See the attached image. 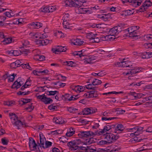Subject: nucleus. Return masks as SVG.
<instances>
[{
  "label": "nucleus",
  "mask_w": 152,
  "mask_h": 152,
  "mask_svg": "<svg viewBox=\"0 0 152 152\" xmlns=\"http://www.w3.org/2000/svg\"><path fill=\"white\" fill-rule=\"evenodd\" d=\"M64 5L66 7H72L73 6L75 7V11L77 14H90L92 13V11L91 9L87 8H84L82 6H76L74 5V1L72 0H66L64 1Z\"/></svg>",
  "instance_id": "1"
},
{
  "label": "nucleus",
  "mask_w": 152,
  "mask_h": 152,
  "mask_svg": "<svg viewBox=\"0 0 152 152\" xmlns=\"http://www.w3.org/2000/svg\"><path fill=\"white\" fill-rule=\"evenodd\" d=\"M9 115L12 125L17 129H20L23 127L24 123L19 120L15 113H10Z\"/></svg>",
  "instance_id": "2"
},
{
  "label": "nucleus",
  "mask_w": 152,
  "mask_h": 152,
  "mask_svg": "<svg viewBox=\"0 0 152 152\" xmlns=\"http://www.w3.org/2000/svg\"><path fill=\"white\" fill-rule=\"evenodd\" d=\"M83 142L79 139H76L73 141H71L68 143V145L70 149L72 151H75L79 149V145L81 144Z\"/></svg>",
  "instance_id": "3"
},
{
  "label": "nucleus",
  "mask_w": 152,
  "mask_h": 152,
  "mask_svg": "<svg viewBox=\"0 0 152 152\" xmlns=\"http://www.w3.org/2000/svg\"><path fill=\"white\" fill-rule=\"evenodd\" d=\"M22 65L23 68H26L29 70H31V68L28 64L22 63L19 60H17L11 63L10 66L12 68H16Z\"/></svg>",
  "instance_id": "4"
},
{
  "label": "nucleus",
  "mask_w": 152,
  "mask_h": 152,
  "mask_svg": "<svg viewBox=\"0 0 152 152\" xmlns=\"http://www.w3.org/2000/svg\"><path fill=\"white\" fill-rule=\"evenodd\" d=\"M121 31V27L120 26H115L110 29V32L111 34L107 36L106 37L109 39L113 40L115 38H112L111 36H113L114 37L116 35H117Z\"/></svg>",
  "instance_id": "5"
},
{
  "label": "nucleus",
  "mask_w": 152,
  "mask_h": 152,
  "mask_svg": "<svg viewBox=\"0 0 152 152\" xmlns=\"http://www.w3.org/2000/svg\"><path fill=\"white\" fill-rule=\"evenodd\" d=\"M36 96L38 99L40 100L45 104H50L52 102L53 100L50 98H48L45 94L41 95H36Z\"/></svg>",
  "instance_id": "6"
},
{
  "label": "nucleus",
  "mask_w": 152,
  "mask_h": 152,
  "mask_svg": "<svg viewBox=\"0 0 152 152\" xmlns=\"http://www.w3.org/2000/svg\"><path fill=\"white\" fill-rule=\"evenodd\" d=\"M106 133V135L105 137V139L109 144L115 142L119 138V136L116 135H114L111 133Z\"/></svg>",
  "instance_id": "7"
},
{
  "label": "nucleus",
  "mask_w": 152,
  "mask_h": 152,
  "mask_svg": "<svg viewBox=\"0 0 152 152\" xmlns=\"http://www.w3.org/2000/svg\"><path fill=\"white\" fill-rule=\"evenodd\" d=\"M143 69L141 67H135L133 69H131V70L129 72H125L123 73L124 75H129L134 74L143 71Z\"/></svg>",
  "instance_id": "8"
},
{
  "label": "nucleus",
  "mask_w": 152,
  "mask_h": 152,
  "mask_svg": "<svg viewBox=\"0 0 152 152\" xmlns=\"http://www.w3.org/2000/svg\"><path fill=\"white\" fill-rule=\"evenodd\" d=\"M69 15L68 14H65L63 17V25L64 28L69 29L70 27L69 23Z\"/></svg>",
  "instance_id": "9"
},
{
  "label": "nucleus",
  "mask_w": 152,
  "mask_h": 152,
  "mask_svg": "<svg viewBox=\"0 0 152 152\" xmlns=\"http://www.w3.org/2000/svg\"><path fill=\"white\" fill-rule=\"evenodd\" d=\"M143 0H122L123 3H130L131 5L135 7L140 6Z\"/></svg>",
  "instance_id": "10"
},
{
  "label": "nucleus",
  "mask_w": 152,
  "mask_h": 152,
  "mask_svg": "<svg viewBox=\"0 0 152 152\" xmlns=\"http://www.w3.org/2000/svg\"><path fill=\"white\" fill-rule=\"evenodd\" d=\"M78 136L81 138L84 137H94V133L92 131H80L78 134Z\"/></svg>",
  "instance_id": "11"
},
{
  "label": "nucleus",
  "mask_w": 152,
  "mask_h": 152,
  "mask_svg": "<svg viewBox=\"0 0 152 152\" xmlns=\"http://www.w3.org/2000/svg\"><path fill=\"white\" fill-rule=\"evenodd\" d=\"M97 111L96 109L91 108H86L83 109L82 111L83 115H87L95 113Z\"/></svg>",
  "instance_id": "12"
},
{
  "label": "nucleus",
  "mask_w": 152,
  "mask_h": 152,
  "mask_svg": "<svg viewBox=\"0 0 152 152\" xmlns=\"http://www.w3.org/2000/svg\"><path fill=\"white\" fill-rule=\"evenodd\" d=\"M73 54L75 55L79 56L82 59H84L85 56H86L88 54L87 51L85 50H82L80 51H77L74 52Z\"/></svg>",
  "instance_id": "13"
},
{
  "label": "nucleus",
  "mask_w": 152,
  "mask_h": 152,
  "mask_svg": "<svg viewBox=\"0 0 152 152\" xmlns=\"http://www.w3.org/2000/svg\"><path fill=\"white\" fill-rule=\"evenodd\" d=\"M23 83V81L21 77L18 78L17 80L14 82L12 86L13 88L17 89L19 88Z\"/></svg>",
  "instance_id": "14"
},
{
  "label": "nucleus",
  "mask_w": 152,
  "mask_h": 152,
  "mask_svg": "<svg viewBox=\"0 0 152 152\" xmlns=\"http://www.w3.org/2000/svg\"><path fill=\"white\" fill-rule=\"evenodd\" d=\"M97 96V92L94 91H91L89 92H86L83 95L84 97L86 98L96 97Z\"/></svg>",
  "instance_id": "15"
},
{
  "label": "nucleus",
  "mask_w": 152,
  "mask_h": 152,
  "mask_svg": "<svg viewBox=\"0 0 152 152\" xmlns=\"http://www.w3.org/2000/svg\"><path fill=\"white\" fill-rule=\"evenodd\" d=\"M152 5V3L150 0H146L144 2L143 5L141 6L140 11L144 12L146 10L148 7L151 6Z\"/></svg>",
  "instance_id": "16"
},
{
  "label": "nucleus",
  "mask_w": 152,
  "mask_h": 152,
  "mask_svg": "<svg viewBox=\"0 0 152 152\" xmlns=\"http://www.w3.org/2000/svg\"><path fill=\"white\" fill-rule=\"evenodd\" d=\"M30 35L34 38H39V39H45L46 37V35L45 33H32L30 34Z\"/></svg>",
  "instance_id": "17"
},
{
  "label": "nucleus",
  "mask_w": 152,
  "mask_h": 152,
  "mask_svg": "<svg viewBox=\"0 0 152 152\" xmlns=\"http://www.w3.org/2000/svg\"><path fill=\"white\" fill-rule=\"evenodd\" d=\"M117 64L119 66L123 67H130L132 66V63L130 61H121L120 62H118Z\"/></svg>",
  "instance_id": "18"
},
{
  "label": "nucleus",
  "mask_w": 152,
  "mask_h": 152,
  "mask_svg": "<svg viewBox=\"0 0 152 152\" xmlns=\"http://www.w3.org/2000/svg\"><path fill=\"white\" fill-rule=\"evenodd\" d=\"M96 57L93 55L85 56L84 63L85 64H90L93 62V61L96 59Z\"/></svg>",
  "instance_id": "19"
},
{
  "label": "nucleus",
  "mask_w": 152,
  "mask_h": 152,
  "mask_svg": "<svg viewBox=\"0 0 152 152\" xmlns=\"http://www.w3.org/2000/svg\"><path fill=\"white\" fill-rule=\"evenodd\" d=\"M29 147L31 150L33 151L36 149L37 147L38 146L35 142V141L33 138L29 139Z\"/></svg>",
  "instance_id": "20"
},
{
  "label": "nucleus",
  "mask_w": 152,
  "mask_h": 152,
  "mask_svg": "<svg viewBox=\"0 0 152 152\" xmlns=\"http://www.w3.org/2000/svg\"><path fill=\"white\" fill-rule=\"evenodd\" d=\"M71 43L75 45H81L84 42L81 39H72L70 40Z\"/></svg>",
  "instance_id": "21"
},
{
  "label": "nucleus",
  "mask_w": 152,
  "mask_h": 152,
  "mask_svg": "<svg viewBox=\"0 0 152 152\" xmlns=\"http://www.w3.org/2000/svg\"><path fill=\"white\" fill-rule=\"evenodd\" d=\"M15 75L14 74L12 75L10 74L9 73L7 72L5 75L3 76V78L4 79L8 78V81L9 82H11L13 81L15 78Z\"/></svg>",
  "instance_id": "22"
},
{
  "label": "nucleus",
  "mask_w": 152,
  "mask_h": 152,
  "mask_svg": "<svg viewBox=\"0 0 152 152\" xmlns=\"http://www.w3.org/2000/svg\"><path fill=\"white\" fill-rule=\"evenodd\" d=\"M29 25L31 26V28L34 29H39L42 27V24L39 22H33L29 24Z\"/></svg>",
  "instance_id": "23"
},
{
  "label": "nucleus",
  "mask_w": 152,
  "mask_h": 152,
  "mask_svg": "<svg viewBox=\"0 0 152 152\" xmlns=\"http://www.w3.org/2000/svg\"><path fill=\"white\" fill-rule=\"evenodd\" d=\"M39 136L40 143L39 145L40 147H42V146H43L44 144L47 140L42 133H40Z\"/></svg>",
  "instance_id": "24"
},
{
  "label": "nucleus",
  "mask_w": 152,
  "mask_h": 152,
  "mask_svg": "<svg viewBox=\"0 0 152 152\" xmlns=\"http://www.w3.org/2000/svg\"><path fill=\"white\" fill-rule=\"evenodd\" d=\"M140 56L143 58H149L152 57V52H144L141 53Z\"/></svg>",
  "instance_id": "25"
},
{
  "label": "nucleus",
  "mask_w": 152,
  "mask_h": 152,
  "mask_svg": "<svg viewBox=\"0 0 152 152\" xmlns=\"http://www.w3.org/2000/svg\"><path fill=\"white\" fill-rule=\"evenodd\" d=\"M85 89V87L80 86H73L72 89L76 92H80L83 91Z\"/></svg>",
  "instance_id": "26"
},
{
  "label": "nucleus",
  "mask_w": 152,
  "mask_h": 152,
  "mask_svg": "<svg viewBox=\"0 0 152 152\" xmlns=\"http://www.w3.org/2000/svg\"><path fill=\"white\" fill-rule=\"evenodd\" d=\"M139 28V27L138 26H133L132 27L129 28H128V31L129 34V36H132L133 35L132 34V33L133 31H136Z\"/></svg>",
  "instance_id": "27"
},
{
  "label": "nucleus",
  "mask_w": 152,
  "mask_h": 152,
  "mask_svg": "<svg viewBox=\"0 0 152 152\" xmlns=\"http://www.w3.org/2000/svg\"><path fill=\"white\" fill-rule=\"evenodd\" d=\"M53 121L55 122L56 124H63L64 121L61 117H55L53 119Z\"/></svg>",
  "instance_id": "28"
},
{
  "label": "nucleus",
  "mask_w": 152,
  "mask_h": 152,
  "mask_svg": "<svg viewBox=\"0 0 152 152\" xmlns=\"http://www.w3.org/2000/svg\"><path fill=\"white\" fill-rule=\"evenodd\" d=\"M12 41V39L11 38H5L4 37V38L1 41V43L3 45H5L11 43Z\"/></svg>",
  "instance_id": "29"
},
{
  "label": "nucleus",
  "mask_w": 152,
  "mask_h": 152,
  "mask_svg": "<svg viewBox=\"0 0 152 152\" xmlns=\"http://www.w3.org/2000/svg\"><path fill=\"white\" fill-rule=\"evenodd\" d=\"M75 129L71 127L68 129L66 135L68 137H70L75 133Z\"/></svg>",
  "instance_id": "30"
},
{
  "label": "nucleus",
  "mask_w": 152,
  "mask_h": 152,
  "mask_svg": "<svg viewBox=\"0 0 152 152\" xmlns=\"http://www.w3.org/2000/svg\"><path fill=\"white\" fill-rule=\"evenodd\" d=\"M111 15L110 13L107 14H103L99 16V18L102 20L106 21L108 19L110 18Z\"/></svg>",
  "instance_id": "31"
},
{
  "label": "nucleus",
  "mask_w": 152,
  "mask_h": 152,
  "mask_svg": "<svg viewBox=\"0 0 152 152\" xmlns=\"http://www.w3.org/2000/svg\"><path fill=\"white\" fill-rule=\"evenodd\" d=\"M9 53L11 55H13L15 56H18L21 54L20 50H11L8 51Z\"/></svg>",
  "instance_id": "32"
},
{
  "label": "nucleus",
  "mask_w": 152,
  "mask_h": 152,
  "mask_svg": "<svg viewBox=\"0 0 152 152\" xmlns=\"http://www.w3.org/2000/svg\"><path fill=\"white\" fill-rule=\"evenodd\" d=\"M134 12V11L133 10H127L123 11V13L121 14V15H124L126 16L130 15H131Z\"/></svg>",
  "instance_id": "33"
},
{
  "label": "nucleus",
  "mask_w": 152,
  "mask_h": 152,
  "mask_svg": "<svg viewBox=\"0 0 152 152\" xmlns=\"http://www.w3.org/2000/svg\"><path fill=\"white\" fill-rule=\"evenodd\" d=\"M113 127V125L110 124H108L104 127L103 129L105 133L107 131L110 130Z\"/></svg>",
  "instance_id": "34"
},
{
  "label": "nucleus",
  "mask_w": 152,
  "mask_h": 152,
  "mask_svg": "<svg viewBox=\"0 0 152 152\" xmlns=\"http://www.w3.org/2000/svg\"><path fill=\"white\" fill-rule=\"evenodd\" d=\"M31 81L28 80H26L24 85L21 87V89L22 90H24L25 88L31 86Z\"/></svg>",
  "instance_id": "35"
},
{
  "label": "nucleus",
  "mask_w": 152,
  "mask_h": 152,
  "mask_svg": "<svg viewBox=\"0 0 152 152\" xmlns=\"http://www.w3.org/2000/svg\"><path fill=\"white\" fill-rule=\"evenodd\" d=\"M96 35V34H94L92 32H90L87 34L86 37L87 38H88L89 40L91 42L92 41V39H93V38H94V37H95Z\"/></svg>",
  "instance_id": "36"
},
{
  "label": "nucleus",
  "mask_w": 152,
  "mask_h": 152,
  "mask_svg": "<svg viewBox=\"0 0 152 152\" xmlns=\"http://www.w3.org/2000/svg\"><path fill=\"white\" fill-rule=\"evenodd\" d=\"M52 142L48 141H46L44 144L43 146H42V148L44 149L49 148L52 145Z\"/></svg>",
  "instance_id": "37"
},
{
  "label": "nucleus",
  "mask_w": 152,
  "mask_h": 152,
  "mask_svg": "<svg viewBox=\"0 0 152 152\" xmlns=\"http://www.w3.org/2000/svg\"><path fill=\"white\" fill-rule=\"evenodd\" d=\"M42 45H46L49 43H51L52 42L51 40H48L47 39L42 40Z\"/></svg>",
  "instance_id": "38"
},
{
  "label": "nucleus",
  "mask_w": 152,
  "mask_h": 152,
  "mask_svg": "<svg viewBox=\"0 0 152 152\" xmlns=\"http://www.w3.org/2000/svg\"><path fill=\"white\" fill-rule=\"evenodd\" d=\"M34 57L36 59L40 61H43L45 59L44 56L39 55H35Z\"/></svg>",
  "instance_id": "39"
},
{
  "label": "nucleus",
  "mask_w": 152,
  "mask_h": 152,
  "mask_svg": "<svg viewBox=\"0 0 152 152\" xmlns=\"http://www.w3.org/2000/svg\"><path fill=\"white\" fill-rule=\"evenodd\" d=\"M92 83L94 85L96 86L98 85L101 84L102 83L101 80H99L97 79H94Z\"/></svg>",
  "instance_id": "40"
},
{
  "label": "nucleus",
  "mask_w": 152,
  "mask_h": 152,
  "mask_svg": "<svg viewBox=\"0 0 152 152\" xmlns=\"http://www.w3.org/2000/svg\"><path fill=\"white\" fill-rule=\"evenodd\" d=\"M22 44L23 48L26 47H29V42L26 40H23L22 41Z\"/></svg>",
  "instance_id": "41"
},
{
  "label": "nucleus",
  "mask_w": 152,
  "mask_h": 152,
  "mask_svg": "<svg viewBox=\"0 0 152 152\" xmlns=\"http://www.w3.org/2000/svg\"><path fill=\"white\" fill-rule=\"evenodd\" d=\"M143 129V128L142 127H137L136 128V136H138L140 134L142 133V130Z\"/></svg>",
  "instance_id": "42"
},
{
  "label": "nucleus",
  "mask_w": 152,
  "mask_h": 152,
  "mask_svg": "<svg viewBox=\"0 0 152 152\" xmlns=\"http://www.w3.org/2000/svg\"><path fill=\"white\" fill-rule=\"evenodd\" d=\"M28 106L26 108V110L29 112L31 111L34 109V106L32 104H28Z\"/></svg>",
  "instance_id": "43"
},
{
  "label": "nucleus",
  "mask_w": 152,
  "mask_h": 152,
  "mask_svg": "<svg viewBox=\"0 0 152 152\" xmlns=\"http://www.w3.org/2000/svg\"><path fill=\"white\" fill-rule=\"evenodd\" d=\"M68 111L70 113H76L77 109L73 107H70L67 108Z\"/></svg>",
  "instance_id": "44"
},
{
  "label": "nucleus",
  "mask_w": 152,
  "mask_h": 152,
  "mask_svg": "<svg viewBox=\"0 0 152 152\" xmlns=\"http://www.w3.org/2000/svg\"><path fill=\"white\" fill-rule=\"evenodd\" d=\"M124 127L121 124H118L115 128V130L117 131H122L124 130Z\"/></svg>",
  "instance_id": "45"
},
{
  "label": "nucleus",
  "mask_w": 152,
  "mask_h": 152,
  "mask_svg": "<svg viewBox=\"0 0 152 152\" xmlns=\"http://www.w3.org/2000/svg\"><path fill=\"white\" fill-rule=\"evenodd\" d=\"M57 47L59 52H65L66 50V48L65 47H62L61 46H57Z\"/></svg>",
  "instance_id": "46"
},
{
  "label": "nucleus",
  "mask_w": 152,
  "mask_h": 152,
  "mask_svg": "<svg viewBox=\"0 0 152 152\" xmlns=\"http://www.w3.org/2000/svg\"><path fill=\"white\" fill-rule=\"evenodd\" d=\"M97 34H96L95 37H94V38H93V39H92V41L91 42L97 43L99 42L100 40V38L97 37Z\"/></svg>",
  "instance_id": "47"
},
{
  "label": "nucleus",
  "mask_w": 152,
  "mask_h": 152,
  "mask_svg": "<svg viewBox=\"0 0 152 152\" xmlns=\"http://www.w3.org/2000/svg\"><path fill=\"white\" fill-rule=\"evenodd\" d=\"M86 87L87 89H92L94 90L96 88V87L94 85V84L92 83H90L87 85L86 86Z\"/></svg>",
  "instance_id": "48"
},
{
  "label": "nucleus",
  "mask_w": 152,
  "mask_h": 152,
  "mask_svg": "<svg viewBox=\"0 0 152 152\" xmlns=\"http://www.w3.org/2000/svg\"><path fill=\"white\" fill-rule=\"evenodd\" d=\"M74 63L72 61H66L64 62V64L69 66H74Z\"/></svg>",
  "instance_id": "49"
},
{
  "label": "nucleus",
  "mask_w": 152,
  "mask_h": 152,
  "mask_svg": "<svg viewBox=\"0 0 152 152\" xmlns=\"http://www.w3.org/2000/svg\"><path fill=\"white\" fill-rule=\"evenodd\" d=\"M47 87L45 86H40L37 88V91L40 92L44 91L47 89Z\"/></svg>",
  "instance_id": "50"
},
{
  "label": "nucleus",
  "mask_w": 152,
  "mask_h": 152,
  "mask_svg": "<svg viewBox=\"0 0 152 152\" xmlns=\"http://www.w3.org/2000/svg\"><path fill=\"white\" fill-rule=\"evenodd\" d=\"M48 92V95L49 96H53L58 93V91H50Z\"/></svg>",
  "instance_id": "51"
},
{
  "label": "nucleus",
  "mask_w": 152,
  "mask_h": 152,
  "mask_svg": "<svg viewBox=\"0 0 152 152\" xmlns=\"http://www.w3.org/2000/svg\"><path fill=\"white\" fill-rule=\"evenodd\" d=\"M136 128L137 127L132 128H128L127 129V130L129 132H133V133H132V134H134L135 135L136 132Z\"/></svg>",
  "instance_id": "52"
},
{
  "label": "nucleus",
  "mask_w": 152,
  "mask_h": 152,
  "mask_svg": "<svg viewBox=\"0 0 152 152\" xmlns=\"http://www.w3.org/2000/svg\"><path fill=\"white\" fill-rule=\"evenodd\" d=\"M30 91H19L18 93V94L19 95H24L28 94H30Z\"/></svg>",
  "instance_id": "53"
},
{
  "label": "nucleus",
  "mask_w": 152,
  "mask_h": 152,
  "mask_svg": "<svg viewBox=\"0 0 152 152\" xmlns=\"http://www.w3.org/2000/svg\"><path fill=\"white\" fill-rule=\"evenodd\" d=\"M96 134L98 135L104 134L105 132L103 129H99L96 132Z\"/></svg>",
  "instance_id": "54"
},
{
  "label": "nucleus",
  "mask_w": 152,
  "mask_h": 152,
  "mask_svg": "<svg viewBox=\"0 0 152 152\" xmlns=\"http://www.w3.org/2000/svg\"><path fill=\"white\" fill-rule=\"evenodd\" d=\"M41 11L44 12H49L48 6H46L44 7H43L41 8Z\"/></svg>",
  "instance_id": "55"
},
{
  "label": "nucleus",
  "mask_w": 152,
  "mask_h": 152,
  "mask_svg": "<svg viewBox=\"0 0 152 152\" xmlns=\"http://www.w3.org/2000/svg\"><path fill=\"white\" fill-rule=\"evenodd\" d=\"M115 118L114 117H102V120L103 121L111 120L112 119H114Z\"/></svg>",
  "instance_id": "56"
},
{
  "label": "nucleus",
  "mask_w": 152,
  "mask_h": 152,
  "mask_svg": "<svg viewBox=\"0 0 152 152\" xmlns=\"http://www.w3.org/2000/svg\"><path fill=\"white\" fill-rule=\"evenodd\" d=\"M55 84L56 85H57V86H59L60 87H63L65 86L66 83H62L60 82H58L56 83Z\"/></svg>",
  "instance_id": "57"
},
{
  "label": "nucleus",
  "mask_w": 152,
  "mask_h": 152,
  "mask_svg": "<svg viewBox=\"0 0 152 152\" xmlns=\"http://www.w3.org/2000/svg\"><path fill=\"white\" fill-rule=\"evenodd\" d=\"M15 104V101H10L6 102V104L8 106H12L14 105Z\"/></svg>",
  "instance_id": "58"
},
{
  "label": "nucleus",
  "mask_w": 152,
  "mask_h": 152,
  "mask_svg": "<svg viewBox=\"0 0 152 152\" xmlns=\"http://www.w3.org/2000/svg\"><path fill=\"white\" fill-rule=\"evenodd\" d=\"M49 12H52L56 9V7L54 6H48Z\"/></svg>",
  "instance_id": "59"
},
{
  "label": "nucleus",
  "mask_w": 152,
  "mask_h": 152,
  "mask_svg": "<svg viewBox=\"0 0 152 152\" xmlns=\"http://www.w3.org/2000/svg\"><path fill=\"white\" fill-rule=\"evenodd\" d=\"M53 152H63V151L61 148L58 149L57 148H54L52 150Z\"/></svg>",
  "instance_id": "60"
},
{
  "label": "nucleus",
  "mask_w": 152,
  "mask_h": 152,
  "mask_svg": "<svg viewBox=\"0 0 152 152\" xmlns=\"http://www.w3.org/2000/svg\"><path fill=\"white\" fill-rule=\"evenodd\" d=\"M116 111L117 113L119 114H124L125 112V110H124L121 108H118L116 109Z\"/></svg>",
  "instance_id": "61"
},
{
  "label": "nucleus",
  "mask_w": 152,
  "mask_h": 152,
  "mask_svg": "<svg viewBox=\"0 0 152 152\" xmlns=\"http://www.w3.org/2000/svg\"><path fill=\"white\" fill-rule=\"evenodd\" d=\"M56 35L58 37L60 38L63 37L64 36V34L62 33L61 31H58L56 33Z\"/></svg>",
  "instance_id": "62"
},
{
  "label": "nucleus",
  "mask_w": 152,
  "mask_h": 152,
  "mask_svg": "<svg viewBox=\"0 0 152 152\" xmlns=\"http://www.w3.org/2000/svg\"><path fill=\"white\" fill-rule=\"evenodd\" d=\"M49 71L47 69H45L43 71H40V74L43 75H45L48 74Z\"/></svg>",
  "instance_id": "63"
},
{
  "label": "nucleus",
  "mask_w": 152,
  "mask_h": 152,
  "mask_svg": "<svg viewBox=\"0 0 152 152\" xmlns=\"http://www.w3.org/2000/svg\"><path fill=\"white\" fill-rule=\"evenodd\" d=\"M86 152H96V151L95 149H93L91 146L88 147L87 151H86Z\"/></svg>",
  "instance_id": "64"
}]
</instances>
